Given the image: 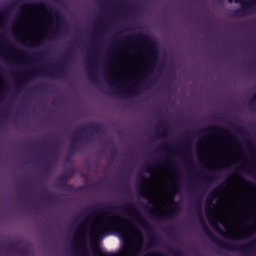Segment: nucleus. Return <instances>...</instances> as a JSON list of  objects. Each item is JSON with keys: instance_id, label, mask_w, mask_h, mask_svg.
Instances as JSON below:
<instances>
[{"instance_id": "24", "label": "nucleus", "mask_w": 256, "mask_h": 256, "mask_svg": "<svg viewBox=\"0 0 256 256\" xmlns=\"http://www.w3.org/2000/svg\"><path fill=\"white\" fill-rule=\"evenodd\" d=\"M173 183H174L173 191L175 194H177L179 193V184H177V180H174Z\"/></svg>"}, {"instance_id": "26", "label": "nucleus", "mask_w": 256, "mask_h": 256, "mask_svg": "<svg viewBox=\"0 0 256 256\" xmlns=\"http://www.w3.org/2000/svg\"><path fill=\"white\" fill-rule=\"evenodd\" d=\"M90 53H92V55H95L97 53V49H96L93 41H92V47L90 49Z\"/></svg>"}, {"instance_id": "23", "label": "nucleus", "mask_w": 256, "mask_h": 256, "mask_svg": "<svg viewBox=\"0 0 256 256\" xmlns=\"http://www.w3.org/2000/svg\"><path fill=\"white\" fill-rule=\"evenodd\" d=\"M204 181L206 183H211L212 181H215V177L214 176H205Z\"/></svg>"}, {"instance_id": "6", "label": "nucleus", "mask_w": 256, "mask_h": 256, "mask_svg": "<svg viewBox=\"0 0 256 256\" xmlns=\"http://www.w3.org/2000/svg\"><path fill=\"white\" fill-rule=\"evenodd\" d=\"M25 77H50L51 79L58 77L59 72L57 70H49L46 66H41L37 68V66L29 69L24 73Z\"/></svg>"}, {"instance_id": "4", "label": "nucleus", "mask_w": 256, "mask_h": 256, "mask_svg": "<svg viewBox=\"0 0 256 256\" xmlns=\"http://www.w3.org/2000/svg\"><path fill=\"white\" fill-rule=\"evenodd\" d=\"M227 228V226L225 227ZM256 233V224H252L249 228L242 232H233L229 229L220 230L219 235L224 239H229L230 241H243V239H249L252 235Z\"/></svg>"}, {"instance_id": "14", "label": "nucleus", "mask_w": 256, "mask_h": 256, "mask_svg": "<svg viewBox=\"0 0 256 256\" xmlns=\"http://www.w3.org/2000/svg\"><path fill=\"white\" fill-rule=\"evenodd\" d=\"M157 151L164 152L166 157H169V155H173V150H171V144H169V142L167 141L162 142L158 146Z\"/></svg>"}, {"instance_id": "5", "label": "nucleus", "mask_w": 256, "mask_h": 256, "mask_svg": "<svg viewBox=\"0 0 256 256\" xmlns=\"http://www.w3.org/2000/svg\"><path fill=\"white\" fill-rule=\"evenodd\" d=\"M151 181L150 177H147L143 174H139L137 177V191L140 197L144 199H149L152 205H155V200L151 198V192L149 190V182Z\"/></svg>"}, {"instance_id": "22", "label": "nucleus", "mask_w": 256, "mask_h": 256, "mask_svg": "<svg viewBox=\"0 0 256 256\" xmlns=\"http://www.w3.org/2000/svg\"><path fill=\"white\" fill-rule=\"evenodd\" d=\"M94 255H95V256H107L106 253L102 252V251L99 250V249H95V250H94Z\"/></svg>"}, {"instance_id": "9", "label": "nucleus", "mask_w": 256, "mask_h": 256, "mask_svg": "<svg viewBox=\"0 0 256 256\" xmlns=\"http://www.w3.org/2000/svg\"><path fill=\"white\" fill-rule=\"evenodd\" d=\"M86 69L88 71V77L91 81H95L99 77L97 63H95V56L92 55L87 57Z\"/></svg>"}, {"instance_id": "18", "label": "nucleus", "mask_w": 256, "mask_h": 256, "mask_svg": "<svg viewBox=\"0 0 256 256\" xmlns=\"http://www.w3.org/2000/svg\"><path fill=\"white\" fill-rule=\"evenodd\" d=\"M121 43L125 45V53H127V55H131V53H129V50L131 49L129 43H133V38L125 36L121 38Z\"/></svg>"}, {"instance_id": "12", "label": "nucleus", "mask_w": 256, "mask_h": 256, "mask_svg": "<svg viewBox=\"0 0 256 256\" xmlns=\"http://www.w3.org/2000/svg\"><path fill=\"white\" fill-rule=\"evenodd\" d=\"M136 233L139 234V236L136 235ZM129 237H135L136 241L138 243L137 247H130L126 250L127 256H137L139 255V251H141V248L143 247V236H141V231H134V234H129Z\"/></svg>"}, {"instance_id": "33", "label": "nucleus", "mask_w": 256, "mask_h": 256, "mask_svg": "<svg viewBox=\"0 0 256 256\" xmlns=\"http://www.w3.org/2000/svg\"><path fill=\"white\" fill-rule=\"evenodd\" d=\"M84 256H91V254L89 253V251L85 250Z\"/></svg>"}, {"instance_id": "32", "label": "nucleus", "mask_w": 256, "mask_h": 256, "mask_svg": "<svg viewBox=\"0 0 256 256\" xmlns=\"http://www.w3.org/2000/svg\"><path fill=\"white\" fill-rule=\"evenodd\" d=\"M168 167L170 169H173V162H171V160H168Z\"/></svg>"}, {"instance_id": "7", "label": "nucleus", "mask_w": 256, "mask_h": 256, "mask_svg": "<svg viewBox=\"0 0 256 256\" xmlns=\"http://www.w3.org/2000/svg\"><path fill=\"white\" fill-rule=\"evenodd\" d=\"M0 55L17 57V48L11 45V41L3 40V36H0Z\"/></svg>"}, {"instance_id": "8", "label": "nucleus", "mask_w": 256, "mask_h": 256, "mask_svg": "<svg viewBox=\"0 0 256 256\" xmlns=\"http://www.w3.org/2000/svg\"><path fill=\"white\" fill-rule=\"evenodd\" d=\"M229 3H240L242 7L238 10L241 15H249V13H255L256 11V0H228Z\"/></svg>"}, {"instance_id": "16", "label": "nucleus", "mask_w": 256, "mask_h": 256, "mask_svg": "<svg viewBox=\"0 0 256 256\" xmlns=\"http://www.w3.org/2000/svg\"><path fill=\"white\" fill-rule=\"evenodd\" d=\"M211 166L212 169H216L217 171H221V169H229V167H231V165H233V159L228 160L226 163H223L219 166L210 163L209 164Z\"/></svg>"}, {"instance_id": "36", "label": "nucleus", "mask_w": 256, "mask_h": 256, "mask_svg": "<svg viewBox=\"0 0 256 256\" xmlns=\"http://www.w3.org/2000/svg\"><path fill=\"white\" fill-rule=\"evenodd\" d=\"M205 139H209V136H206Z\"/></svg>"}, {"instance_id": "19", "label": "nucleus", "mask_w": 256, "mask_h": 256, "mask_svg": "<svg viewBox=\"0 0 256 256\" xmlns=\"http://www.w3.org/2000/svg\"><path fill=\"white\" fill-rule=\"evenodd\" d=\"M226 189H229V182L227 181L222 182L213 191L216 192V194H219V196L221 197V195H223V191H225Z\"/></svg>"}, {"instance_id": "30", "label": "nucleus", "mask_w": 256, "mask_h": 256, "mask_svg": "<svg viewBox=\"0 0 256 256\" xmlns=\"http://www.w3.org/2000/svg\"><path fill=\"white\" fill-rule=\"evenodd\" d=\"M111 63H112V65H115L116 69H119V64H118L117 60H112Z\"/></svg>"}, {"instance_id": "15", "label": "nucleus", "mask_w": 256, "mask_h": 256, "mask_svg": "<svg viewBox=\"0 0 256 256\" xmlns=\"http://www.w3.org/2000/svg\"><path fill=\"white\" fill-rule=\"evenodd\" d=\"M160 165L154 166L151 163L144 164L143 171L144 173H149L152 176L155 175V171H159Z\"/></svg>"}, {"instance_id": "21", "label": "nucleus", "mask_w": 256, "mask_h": 256, "mask_svg": "<svg viewBox=\"0 0 256 256\" xmlns=\"http://www.w3.org/2000/svg\"><path fill=\"white\" fill-rule=\"evenodd\" d=\"M145 68H141L139 71V76L136 77L137 81H141V79H143V77L145 76Z\"/></svg>"}, {"instance_id": "20", "label": "nucleus", "mask_w": 256, "mask_h": 256, "mask_svg": "<svg viewBox=\"0 0 256 256\" xmlns=\"http://www.w3.org/2000/svg\"><path fill=\"white\" fill-rule=\"evenodd\" d=\"M187 158L188 159H186V161H185L186 165L189 163V161H191L192 169H195V163H193V156L191 155V151L187 155Z\"/></svg>"}, {"instance_id": "34", "label": "nucleus", "mask_w": 256, "mask_h": 256, "mask_svg": "<svg viewBox=\"0 0 256 256\" xmlns=\"http://www.w3.org/2000/svg\"><path fill=\"white\" fill-rule=\"evenodd\" d=\"M244 169H245V166H241V167H240V170H241V171H244Z\"/></svg>"}, {"instance_id": "1", "label": "nucleus", "mask_w": 256, "mask_h": 256, "mask_svg": "<svg viewBox=\"0 0 256 256\" xmlns=\"http://www.w3.org/2000/svg\"><path fill=\"white\" fill-rule=\"evenodd\" d=\"M112 211H123L127 217H131L142 229H149V222L139 208L133 203H127L124 206H106L91 212L82 220L74 233L72 240V251L75 256H79V250L83 249L85 239H87V229L90 228V237L92 241H99L101 237L109 235L111 231L117 233L123 241H129V235H135L139 228L128 218L112 215Z\"/></svg>"}, {"instance_id": "17", "label": "nucleus", "mask_w": 256, "mask_h": 256, "mask_svg": "<svg viewBox=\"0 0 256 256\" xmlns=\"http://www.w3.org/2000/svg\"><path fill=\"white\" fill-rule=\"evenodd\" d=\"M7 27H8L7 15L5 14V12L0 10V29H2V31H5Z\"/></svg>"}, {"instance_id": "11", "label": "nucleus", "mask_w": 256, "mask_h": 256, "mask_svg": "<svg viewBox=\"0 0 256 256\" xmlns=\"http://www.w3.org/2000/svg\"><path fill=\"white\" fill-rule=\"evenodd\" d=\"M177 211L175 208L169 209L168 211H163L160 208H150V214L155 219H167L169 217H175Z\"/></svg>"}, {"instance_id": "10", "label": "nucleus", "mask_w": 256, "mask_h": 256, "mask_svg": "<svg viewBox=\"0 0 256 256\" xmlns=\"http://www.w3.org/2000/svg\"><path fill=\"white\" fill-rule=\"evenodd\" d=\"M21 12L17 15L14 22V29H19L20 27H23L27 23V17H29V9L27 8V5H21L20 6Z\"/></svg>"}, {"instance_id": "27", "label": "nucleus", "mask_w": 256, "mask_h": 256, "mask_svg": "<svg viewBox=\"0 0 256 256\" xmlns=\"http://www.w3.org/2000/svg\"><path fill=\"white\" fill-rule=\"evenodd\" d=\"M17 39L18 41H20L21 43L25 44V38H23V36L19 33H17Z\"/></svg>"}, {"instance_id": "29", "label": "nucleus", "mask_w": 256, "mask_h": 256, "mask_svg": "<svg viewBox=\"0 0 256 256\" xmlns=\"http://www.w3.org/2000/svg\"><path fill=\"white\" fill-rule=\"evenodd\" d=\"M22 82L23 78H15V83H17V85H21Z\"/></svg>"}, {"instance_id": "28", "label": "nucleus", "mask_w": 256, "mask_h": 256, "mask_svg": "<svg viewBox=\"0 0 256 256\" xmlns=\"http://www.w3.org/2000/svg\"><path fill=\"white\" fill-rule=\"evenodd\" d=\"M30 45H32L33 47H35V45H39V41H38V40H31V41H30Z\"/></svg>"}, {"instance_id": "3", "label": "nucleus", "mask_w": 256, "mask_h": 256, "mask_svg": "<svg viewBox=\"0 0 256 256\" xmlns=\"http://www.w3.org/2000/svg\"><path fill=\"white\" fill-rule=\"evenodd\" d=\"M220 197L221 196L219 194L212 190V192L208 194V197L206 199V217L211 227L214 228L217 233H221V231L223 230L221 225H223V227H227V223L225 222V220L217 216V213L215 212V199H220Z\"/></svg>"}, {"instance_id": "35", "label": "nucleus", "mask_w": 256, "mask_h": 256, "mask_svg": "<svg viewBox=\"0 0 256 256\" xmlns=\"http://www.w3.org/2000/svg\"><path fill=\"white\" fill-rule=\"evenodd\" d=\"M95 37H97V33H95V34L93 35V39H95Z\"/></svg>"}, {"instance_id": "31", "label": "nucleus", "mask_w": 256, "mask_h": 256, "mask_svg": "<svg viewBox=\"0 0 256 256\" xmlns=\"http://www.w3.org/2000/svg\"><path fill=\"white\" fill-rule=\"evenodd\" d=\"M145 256H159V254L157 252H149Z\"/></svg>"}, {"instance_id": "2", "label": "nucleus", "mask_w": 256, "mask_h": 256, "mask_svg": "<svg viewBox=\"0 0 256 256\" xmlns=\"http://www.w3.org/2000/svg\"><path fill=\"white\" fill-rule=\"evenodd\" d=\"M109 85L115 87L117 97L127 99L128 97H135L138 93L137 83L133 81V77L127 75H117L110 68Z\"/></svg>"}, {"instance_id": "13", "label": "nucleus", "mask_w": 256, "mask_h": 256, "mask_svg": "<svg viewBox=\"0 0 256 256\" xmlns=\"http://www.w3.org/2000/svg\"><path fill=\"white\" fill-rule=\"evenodd\" d=\"M244 207L248 209V214L243 217V223L240 224L241 227H243V225L247 227L249 221L256 219V207L251 208L248 201H244Z\"/></svg>"}, {"instance_id": "25", "label": "nucleus", "mask_w": 256, "mask_h": 256, "mask_svg": "<svg viewBox=\"0 0 256 256\" xmlns=\"http://www.w3.org/2000/svg\"><path fill=\"white\" fill-rule=\"evenodd\" d=\"M159 139H165L167 137V132H157Z\"/></svg>"}]
</instances>
